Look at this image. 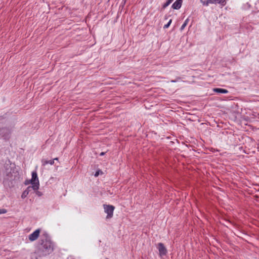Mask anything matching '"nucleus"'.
I'll use <instances>...</instances> for the list:
<instances>
[{"mask_svg":"<svg viewBox=\"0 0 259 259\" xmlns=\"http://www.w3.org/2000/svg\"><path fill=\"white\" fill-rule=\"evenodd\" d=\"M36 194H37V195H38L39 196H40V195H41L40 193H39V192H38V191H37V192H36Z\"/></svg>","mask_w":259,"mask_h":259,"instance_id":"17","label":"nucleus"},{"mask_svg":"<svg viewBox=\"0 0 259 259\" xmlns=\"http://www.w3.org/2000/svg\"><path fill=\"white\" fill-rule=\"evenodd\" d=\"M7 212V210L5 209H1L0 210V214L1 213H5Z\"/></svg>","mask_w":259,"mask_h":259,"instance_id":"16","label":"nucleus"},{"mask_svg":"<svg viewBox=\"0 0 259 259\" xmlns=\"http://www.w3.org/2000/svg\"><path fill=\"white\" fill-rule=\"evenodd\" d=\"M210 4H220L222 6H225L226 4L225 0H209Z\"/></svg>","mask_w":259,"mask_h":259,"instance_id":"7","label":"nucleus"},{"mask_svg":"<svg viewBox=\"0 0 259 259\" xmlns=\"http://www.w3.org/2000/svg\"><path fill=\"white\" fill-rule=\"evenodd\" d=\"M158 248L160 256L164 255L166 254V249L162 243H159L158 244Z\"/></svg>","mask_w":259,"mask_h":259,"instance_id":"5","label":"nucleus"},{"mask_svg":"<svg viewBox=\"0 0 259 259\" xmlns=\"http://www.w3.org/2000/svg\"><path fill=\"white\" fill-rule=\"evenodd\" d=\"M29 184H31V186L30 187L33 190L37 191L39 189V183L36 171H32L31 179L29 181L25 182L26 185H28Z\"/></svg>","mask_w":259,"mask_h":259,"instance_id":"2","label":"nucleus"},{"mask_svg":"<svg viewBox=\"0 0 259 259\" xmlns=\"http://www.w3.org/2000/svg\"><path fill=\"white\" fill-rule=\"evenodd\" d=\"M171 23V20H170L169 21V22H168V23L167 24H165L164 26V28H167L169 26Z\"/></svg>","mask_w":259,"mask_h":259,"instance_id":"14","label":"nucleus"},{"mask_svg":"<svg viewBox=\"0 0 259 259\" xmlns=\"http://www.w3.org/2000/svg\"><path fill=\"white\" fill-rule=\"evenodd\" d=\"M30 189H31V187L29 186L25 191H23L21 195L22 198H25L27 197V196L29 194Z\"/></svg>","mask_w":259,"mask_h":259,"instance_id":"9","label":"nucleus"},{"mask_svg":"<svg viewBox=\"0 0 259 259\" xmlns=\"http://www.w3.org/2000/svg\"><path fill=\"white\" fill-rule=\"evenodd\" d=\"M53 160H54V161L55 160H58V158H55L53 159Z\"/></svg>","mask_w":259,"mask_h":259,"instance_id":"18","label":"nucleus"},{"mask_svg":"<svg viewBox=\"0 0 259 259\" xmlns=\"http://www.w3.org/2000/svg\"><path fill=\"white\" fill-rule=\"evenodd\" d=\"M200 1L203 5H205L206 6H207L209 4H210L209 2V0H207L206 1H203L202 0H201Z\"/></svg>","mask_w":259,"mask_h":259,"instance_id":"13","label":"nucleus"},{"mask_svg":"<svg viewBox=\"0 0 259 259\" xmlns=\"http://www.w3.org/2000/svg\"><path fill=\"white\" fill-rule=\"evenodd\" d=\"M188 21H189V19H187L185 21V22H184V24L182 25V26H181V30H183L184 29V28L186 26V25H187V24H188Z\"/></svg>","mask_w":259,"mask_h":259,"instance_id":"11","label":"nucleus"},{"mask_svg":"<svg viewBox=\"0 0 259 259\" xmlns=\"http://www.w3.org/2000/svg\"><path fill=\"white\" fill-rule=\"evenodd\" d=\"M171 3L172 2H171V0H167V2L163 5V8L164 9L165 8L168 6H169Z\"/></svg>","mask_w":259,"mask_h":259,"instance_id":"12","label":"nucleus"},{"mask_svg":"<svg viewBox=\"0 0 259 259\" xmlns=\"http://www.w3.org/2000/svg\"><path fill=\"white\" fill-rule=\"evenodd\" d=\"M174 0H171V2H172Z\"/></svg>","mask_w":259,"mask_h":259,"instance_id":"22","label":"nucleus"},{"mask_svg":"<svg viewBox=\"0 0 259 259\" xmlns=\"http://www.w3.org/2000/svg\"><path fill=\"white\" fill-rule=\"evenodd\" d=\"M3 130H4V131H5V130H6V131H7V129H5V128H4Z\"/></svg>","mask_w":259,"mask_h":259,"instance_id":"21","label":"nucleus"},{"mask_svg":"<svg viewBox=\"0 0 259 259\" xmlns=\"http://www.w3.org/2000/svg\"><path fill=\"white\" fill-rule=\"evenodd\" d=\"M104 154H105L104 152H101L100 154V155H104Z\"/></svg>","mask_w":259,"mask_h":259,"instance_id":"19","label":"nucleus"},{"mask_svg":"<svg viewBox=\"0 0 259 259\" xmlns=\"http://www.w3.org/2000/svg\"><path fill=\"white\" fill-rule=\"evenodd\" d=\"M53 250L52 242L47 239L42 240L41 246L37 251L39 256H46L51 253Z\"/></svg>","mask_w":259,"mask_h":259,"instance_id":"1","label":"nucleus"},{"mask_svg":"<svg viewBox=\"0 0 259 259\" xmlns=\"http://www.w3.org/2000/svg\"><path fill=\"white\" fill-rule=\"evenodd\" d=\"M183 1L182 0H177L172 5V8L175 10L179 9L182 4Z\"/></svg>","mask_w":259,"mask_h":259,"instance_id":"6","label":"nucleus"},{"mask_svg":"<svg viewBox=\"0 0 259 259\" xmlns=\"http://www.w3.org/2000/svg\"><path fill=\"white\" fill-rule=\"evenodd\" d=\"M213 91L218 93H221V94H227L228 93V91L224 89H221V88H214L213 89Z\"/></svg>","mask_w":259,"mask_h":259,"instance_id":"8","label":"nucleus"},{"mask_svg":"<svg viewBox=\"0 0 259 259\" xmlns=\"http://www.w3.org/2000/svg\"><path fill=\"white\" fill-rule=\"evenodd\" d=\"M100 173H101H101H102V172L101 170H98V171H97L96 172V173L95 174V177H98V176L99 175Z\"/></svg>","mask_w":259,"mask_h":259,"instance_id":"15","label":"nucleus"},{"mask_svg":"<svg viewBox=\"0 0 259 259\" xmlns=\"http://www.w3.org/2000/svg\"><path fill=\"white\" fill-rule=\"evenodd\" d=\"M171 82H176V81H175V80H171Z\"/></svg>","mask_w":259,"mask_h":259,"instance_id":"20","label":"nucleus"},{"mask_svg":"<svg viewBox=\"0 0 259 259\" xmlns=\"http://www.w3.org/2000/svg\"><path fill=\"white\" fill-rule=\"evenodd\" d=\"M40 232V229H38L36 230L34 232L29 235V240L31 242L36 240L38 238Z\"/></svg>","mask_w":259,"mask_h":259,"instance_id":"4","label":"nucleus"},{"mask_svg":"<svg viewBox=\"0 0 259 259\" xmlns=\"http://www.w3.org/2000/svg\"><path fill=\"white\" fill-rule=\"evenodd\" d=\"M42 163L43 165H45L48 164L53 165L54 163V160H43L42 161Z\"/></svg>","mask_w":259,"mask_h":259,"instance_id":"10","label":"nucleus"},{"mask_svg":"<svg viewBox=\"0 0 259 259\" xmlns=\"http://www.w3.org/2000/svg\"><path fill=\"white\" fill-rule=\"evenodd\" d=\"M105 212L107 214L106 219H110L113 217V211L115 209L114 206L111 205H103Z\"/></svg>","mask_w":259,"mask_h":259,"instance_id":"3","label":"nucleus"}]
</instances>
